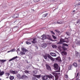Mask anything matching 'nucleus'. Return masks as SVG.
Returning <instances> with one entry per match:
<instances>
[{
  "label": "nucleus",
  "mask_w": 80,
  "mask_h": 80,
  "mask_svg": "<svg viewBox=\"0 0 80 80\" xmlns=\"http://www.w3.org/2000/svg\"><path fill=\"white\" fill-rule=\"evenodd\" d=\"M55 80H57V79H58L59 77L58 76L56 75L55 76Z\"/></svg>",
  "instance_id": "obj_32"
},
{
  "label": "nucleus",
  "mask_w": 80,
  "mask_h": 80,
  "mask_svg": "<svg viewBox=\"0 0 80 80\" xmlns=\"http://www.w3.org/2000/svg\"><path fill=\"white\" fill-rule=\"evenodd\" d=\"M22 51L23 52H27L28 51V50L27 49H26L24 48H23L22 49Z\"/></svg>",
  "instance_id": "obj_17"
},
{
  "label": "nucleus",
  "mask_w": 80,
  "mask_h": 80,
  "mask_svg": "<svg viewBox=\"0 0 80 80\" xmlns=\"http://www.w3.org/2000/svg\"><path fill=\"white\" fill-rule=\"evenodd\" d=\"M64 76L66 79H68V74H64Z\"/></svg>",
  "instance_id": "obj_28"
},
{
  "label": "nucleus",
  "mask_w": 80,
  "mask_h": 80,
  "mask_svg": "<svg viewBox=\"0 0 80 80\" xmlns=\"http://www.w3.org/2000/svg\"><path fill=\"white\" fill-rule=\"evenodd\" d=\"M48 57L52 62H54L55 61V59H54V58H53V57H52V56H50L49 55H48Z\"/></svg>",
  "instance_id": "obj_5"
},
{
  "label": "nucleus",
  "mask_w": 80,
  "mask_h": 80,
  "mask_svg": "<svg viewBox=\"0 0 80 80\" xmlns=\"http://www.w3.org/2000/svg\"><path fill=\"white\" fill-rule=\"evenodd\" d=\"M46 66L47 69L49 71H51V68L48 65H46Z\"/></svg>",
  "instance_id": "obj_9"
},
{
  "label": "nucleus",
  "mask_w": 80,
  "mask_h": 80,
  "mask_svg": "<svg viewBox=\"0 0 80 80\" xmlns=\"http://www.w3.org/2000/svg\"><path fill=\"white\" fill-rule=\"evenodd\" d=\"M30 40H33L31 42L33 44H35L37 42V38H36L31 39H30Z\"/></svg>",
  "instance_id": "obj_3"
},
{
  "label": "nucleus",
  "mask_w": 80,
  "mask_h": 80,
  "mask_svg": "<svg viewBox=\"0 0 80 80\" xmlns=\"http://www.w3.org/2000/svg\"><path fill=\"white\" fill-rule=\"evenodd\" d=\"M54 68L55 70H58V65L57 63H55L54 65Z\"/></svg>",
  "instance_id": "obj_4"
},
{
  "label": "nucleus",
  "mask_w": 80,
  "mask_h": 80,
  "mask_svg": "<svg viewBox=\"0 0 80 80\" xmlns=\"http://www.w3.org/2000/svg\"><path fill=\"white\" fill-rule=\"evenodd\" d=\"M50 55L52 57H56V54L55 53L51 52L50 53Z\"/></svg>",
  "instance_id": "obj_11"
},
{
  "label": "nucleus",
  "mask_w": 80,
  "mask_h": 80,
  "mask_svg": "<svg viewBox=\"0 0 80 80\" xmlns=\"http://www.w3.org/2000/svg\"><path fill=\"white\" fill-rule=\"evenodd\" d=\"M48 79L47 76H44L42 77V80H46Z\"/></svg>",
  "instance_id": "obj_7"
},
{
  "label": "nucleus",
  "mask_w": 80,
  "mask_h": 80,
  "mask_svg": "<svg viewBox=\"0 0 80 80\" xmlns=\"http://www.w3.org/2000/svg\"><path fill=\"white\" fill-rule=\"evenodd\" d=\"M60 68H59V69H58V71H57V72H60Z\"/></svg>",
  "instance_id": "obj_49"
},
{
  "label": "nucleus",
  "mask_w": 80,
  "mask_h": 80,
  "mask_svg": "<svg viewBox=\"0 0 80 80\" xmlns=\"http://www.w3.org/2000/svg\"><path fill=\"white\" fill-rule=\"evenodd\" d=\"M0 80H1V78H0Z\"/></svg>",
  "instance_id": "obj_62"
},
{
  "label": "nucleus",
  "mask_w": 80,
  "mask_h": 80,
  "mask_svg": "<svg viewBox=\"0 0 80 80\" xmlns=\"http://www.w3.org/2000/svg\"><path fill=\"white\" fill-rule=\"evenodd\" d=\"M32 80H38L36 77H33L32 78Z\"/></svg>",
  "instance_id": "obj_33"
},
{
  "label": "nucleus",
  "mask_w": 80,
  "mask_h": 80,
  "mask_svg": "<svg viewBox=\"0 0 80 80\" xmlns=\"http://www.w3.org/2000/svg\"><path fill=\"white\" fill-rule=\"evenodd\" d=\"M39 1H40V0H33V1L35 3H37V2H39Z\"/></svg>",
  "instance_id": "obj_34"
},
{
  "label": "nucleus",
  "mask_w": 80,
  "mask_h": 80,
  "mask_svg": "<svg viewBox=\"0 0 80 80\" xmlns=\"http://www.w3.org/2000/svg\"><path fill=\"white\" fill-rule=\"evenodd\" d=\"M80 23V19L78 20L77 21V23Z\"/></svg>",
  "instance_id": "obj_40"
},
{
  "label": "nucleus",
  "mask_w": 80,
  "mask_h": 80,
  "mask_svg": "<svg viewBox=\"0 0 80 80\" xmlns=\"http://www.w3.org/2000/svg\"><path fill=\"white\" fill-rule=\"evenodd\" d=\"M61 53H62V54H64V55H66L67 54V52H62Z\"/></svg>",
  "instance_id": "obj_29"
},
{
  "label": "nucleus",
  "mask_w": 80,
  "mask_h": 80,
  "mask_svg": "<svg viewBox=\"0 0 80 80\" xmlns=\"http://www.w3.org/2000/svg\"><path fill=\"white\" fill-rule=\"evenodd\" d=\"M77 5H80V2Z\"/></svg>",
  "instance_id": "obj_51"
},
{
  "label": "nucleus",
  "mask_w": 80,
  "mask_h": 80,
  "mask_svg": "<svg viewBox=\"0 0 80 80\" xmlns=\"http://www.w3.org/2000/svg\"><path fill=\"white\" fill-rule=\"evenodd\" d=\"M52 47L53 48H57V45L53 44L52 45Z\"/></svg>",
  "instance_id": "obj_21"
},
{
  "label": "nucleus",
  "mask_w": 80,
  "mask_h": 80,
  "mask_svg": "<svg viewBox=\"0 0 80 80\" xmlns=\"http://www.w3.org/2000/svg\"><path fill=\"white\" fill-rule=\"evenodd\" d=\"M18 51H19V48H18Z\"/></svg>",
  "instance_id": "obj_55"
},
{
  "label": "nucleus",
  "mask_w": 80,
  "mask_h": 80,
  "mask_svg": "<svg viewBox=\"0 0 80 80\" xmlns=\"http://www.w3.org/2000/svg\"><path fill=\"white\" fill-rule=\"evenodd\" d=\"M66 34H67V35L68 36H69V34H70V32H66Z\"/></svg>",
  "instance_id": "obj_44"
},
{
  "label": "nucleus",
  "mask_w": 80,
  "mask_h": 80,
  "mask_svg": "<svg viewBox=\"0 0 80 80\" xmlns=\"http://www.w3.org/2000/svg\"><path fill=\"white\" fill-rule=\"evenodd\" d=\"M52 38H53L54 39H56L57 37H56L54 36V35H52Z\"/></svg>",
  "instance_id": "obj_37"
},
{
  "label": "nucleus",
  "mask_w": 80,
  "mask_h": 80,
  "mask_svg": "<svg viewBox=\"0 0 80 80\" xmlns=\"http://www.w3.org/2000/svg\"><path fill=\"white\" fill-rule=\"evenodd\" d=\"M41 37H42V39L43 40H44L46 39L47 38V39L50 41H52V39L51 38V37L49 35L47 36L46 37L45 35H42Z\"/></svg>",
  "instance_id": "obj_1"
},
{
  "label": "nucleus",
  "mask_w": 80,
  "mask_h": 80,
  "mask_svg": "<svg viewBox=\"0 0 80 80\" xmlns=\"http://www.w3.org/2000/svg\"><path fill=\"white\" fill-rule=\"evenodd\" d=\"M79 75V72H78L77 74V75H76V78H77L78 77V76Z\"/></svg>",
  "instance_id": "obj_45"
},
{
  "label": "nucleus",
  "mask_w": 80,
  "mask_h": 80,
  "mask_svg": "<svg viewBox=\"0 0 80 80\" xmlns=\"http://www.w3.org/2000/svg\"><path fill=\"white\" fill-rule=\"evenodd\" d=\"M17 77L20 79H22V76H21V75L20 74H18L17 75Z\"/></svg>",
  "instance_id": "obj_27"
},
{
  "label": "nucleus",
  "mask_w": 80,
  "mask_h": 80,
  "mask_svg": "<svg viewBox=\"0 0 80 80\" xmlns=\"http://www.w3.org/2000/svg\"><path fill=\"white\" fill-rule=\"evenodd\" d=\"M6 61V60H0V62H1L4 63Z\"/></svg>",
  "instance_id": "obj_26"
},
{
  "label": "nucleus",
  "mask_w": 80,
  "mask_h": 80,
  "mask_svg": "<svg viewBox=\"0 0 80 80\" xmlns=\"http://www.w3.org/2000/svg\"><path fill=\"white\" fill-rule=\"evenodd\" d=\"M10 72L13 74H15L18 73V72L17 71H13L12 70H10Z\"/></svg>",
  "instance_id": "obj_8"
},
{
  "label": "nucleus",
  "mask_w": 80,
  "mask_h": 80,
  "mask_svg": "<svg viewBox=\"0 0 80 80\" xmlns=\"http://www.w3.org/2000/svg\"><path fill=\"white\" fill-rule=\"evenodd\" d=\"M78 62L80 63V60H78Z\"/></svg>",
  "instance_id": "obj_50"
},
{
  "label": "nucleus",
  "mask_w": 80,
  "mask_h": 80,
  "mask_svg": "<svg viewBox=\"0 0 80 80\" xmlns=\"http://www.w3.org/2000/svg\"><path fill=\"white\" fill-rule=\"evenodd\" d=\"M69 42V40H68L67 41H65L64 39H60V41L57 43L58 44H62L63 42Z\"/></svg>",
  "instance_id": "obj_2"
},
{
  "label": "nucleus",
  "mask_w": 80,
  "mask_h": 80,
  "mask_svg": "<svg viewBox=\"0 0 80 80\" xmlns=\"http://www.w3.org/2000/svg\"><path fill=\"white\" fill-rule=\"evenodd\" d=\"M72 65L74 66V67H78V63L76 62H74L73 64Z\"/></svg>",
  "instance_id": "obj_13"
},
{
  "label": "nucleus",
  "mask_w": 80,
  "mask_h": 80,
  "mask_svg": "<svg viewBox=\"0 0 80 80\" xmlns=\"http://www.w3.org/2000/svg\"><path fill=\"white\" fill-rule=\"evenodd\" d=\"M11 52V50L9 51H8V53L9 52Z\"/></svg>",
  "instance_id": "obj_52"
},
{
  "label": "nucleus",
  "mask_w": 80,
  "mask_h": 80,
  "mask_svg": "<svg viewBox=\"0 0 80 80\" xmlns=\"http://www.w3.org/2000/svg\"><path fill=\"white\" fill-rule=\"evenodd\" d=\"M18 58V56H15V57H14V58H12L11 59L9 60V62L11 61L12 60H13L14 59H15Z\"/></svg>",
  "instance_id": "obj_10"
},
{
  "label": "nucleus",
  "mask_w": 80,
  "mask_h": 80,
  "mask_svg": "<svg viewBox=\"0 0 80 80\" xmlns=\"http://www.w3.org/2000/svg\"><path fill=\"white\" fill-rule=\"evenodd\" d=\"M27 77V76H25V75H23V76H21V79H23L24 78H26Z\"/></svg>",
  "instance_id": "obj_19"
},
{
  "label": "nucleus",
  "mask_w": 80,
  "mask_h": 80,
  "mask_svg": "<svg viewBox=\"0 0 80 80\" xmlns=\"http://www.w3.org/2000/svg\"><path fill=\"white\" fill-rule=\"evenodd\" d=\"M72 68V65L70 64L69 65V66L68 67V69L69 70H71Z\"/></svg>",
  "instance_id": "obj_18"
},
{
  "label": "nucleus",
  "mask_w": 80,
  "mask_h": 80,
  "mask_svg": "<svg viewBox=\"0 0 80 80\" xmlns=\"http://www.w3.org/2000/svg\"><path fill=\"white\" fill-rule=\"evenodd\" d=\"M48 13H47L46 14H44L42 15V17H43V18H45V17H46L47 16V15H48Z\"/></svg>",
  "instance_id": "obj_25"
},
{
  "label": "nucleus",
  "mask_w": 80,
  "mask_h": 80,
  "mask_svg": "<svg viewBox=\"0 0 80 80\" xmlns=\"http://www.w3.org/2000/svg\"><path fill=\"white\" fill-rule=\"evenodd\" d=\"M57 23H58V24H62L63 21L61 19H59L57 22Z\"/></svg>",
  "instance_id": "obj_6"
},
{
  "label": "nucleus",
  "mask_w": 80,
  "mask_h": 80,
  "mask_svg": "<svg viewBox=\"0 0 80 80\" xmlns=\"http://www.w3.org/2000/svg\"><path fill=\"white\" fill-rule=\"evenodd\" d=\"M75 75L76 76V73H75Z\"/></svg>",
  "instance_id": "obj_56"
},
{
  "label": "nucleus",
  "mask_w": 80,
  "mask_h": 80,
  "mask_svg": "<svg viewBox=\"0 0 80 80\" xmlns=\"http://www.w3.org/2000/svg\"><path fill=\"white\" fill-rule=\"evenodd\" d=\"M51 32L52 33V34H55V33H54V32H53V31H51Z\"/></svg>",
  "instance_id": "obj_46"
},
{
  "label": "nucleus",
  "mask_w": 80,
  "mask_h": 80,
  "mask_svg": "<svg viewBox=\"0 0 80 80\" xmlns=\"http://www.w3.org/2000/svg\"><path fill=\"white\" fill-rule=\"evenodd\" d=\"M20 54L22 55H23L25 54V53L23 52H21L20 53Z\"/></svg>",
  "instance_id": "obj_38"
},
{
  "label": "nucleus",
  "mask_w": 80,
  "mask_h": 80,
  "mask_svg": "<svg viewBox=\"0 0 80 80\" xmlns=\"http://www.w3.org/2000/svg\"><path fill=\"white\" fill-rule=\"evenodd\" d=\"M41 46L42 48H45L47 46V45L46 43H44L41 45Z\"/></svg>",
  "instance_id": "obj_12"
},
{
  "label": "nucleus",
  "mask_w": 80,
  "mask_h": 80,
  "mask_svg": "<svg viewBox=\"0 0 80 80\" xmlns=\"http://www.w3.org/2000/svg\"><path fill=\"white\" fill-rule=\"evenodd\" d=\"M15 49L14 48V49H12L11 50V52H14L15 51Z\"/></svg>",
  "instance_id": "obj_43"
},
{
  "label": "nucleus",
  "mask_w": 80,
  "mask_h": 80,
  "mask_svg": "<svg viewBox=\"0 0 80 80\" xmlns=\"http://www.w3.org/2000/svg\"><path fill=\"white\" fill-rule=\"evenodd\" d=\"M63 45L64 46H67V44L65 43H63Z\"/></svg>",
  "instance_id": "obj_47"
},
{
  "label": "nucleus",
  "mask_w": 80,
  "mask_h": 80,
  "mask_svg": "<svg viewBox=\"0 0 80 80\" xmlns=\"http://www.w3.org/2000/svg\"><path fill=\"white\" fill-rule=\"evenodd\" d=\"M1 71V70H0V72Z\"/></svg>",
  "instance_id": "obj_61"
},
{
  "label": "nucleus",
  "mask_w": 80,
  "mask_h": 80,
  "mask_svg": "<svg viewBox=\"0 0 80 80\" xmlns=\"http://www.w3.org/2000/svg\"><path fill=\"white\" fill-rule=\"evenodd\" d=\"M18 17V14H15L13 16V18H17Z\"/></svg>",
  "instance_id": "obj_15"
},
{
  "label": "nucleus",
  "mask_w": 80,
  "mask_h": 80,
  "mask_svg": "<svg viewBox=\"0 0 80 80\" xmlns=\"http://www.w3.org/2000/svg\"><path fill=\"white\" fill-rule=\"evenodd\" d=\"M75 56H76V57H78V56H79V54H75Z\"/></svg>",
  "instance_id": "obj_41"
},
{
  "label": "nucleus",
  "mask_w": 80,
  "mask_h": 80,
  "mask_svg": "<svg viewBox=\"0 0 80 80\" xmlns=\"http://www.w3.org/2000/svg\"><path fill=\"white\" fill-rule=\"evenodd\" d=\"M47 78H52L54 77L53 76H49V75L47 76Z\"/></svg>",
  "instance_id": "obj_24"
},
{
  "label": "nucleus",
  "mask_w": 80,
  "mask_h": 80,
  "mask_svg": "<svg viewBox=\"0 0 80 80\" xmlns=\"http://www.w3.org/2000/svg\"><path fill=\"white\" fill-rule=\"evenodd\" d=\"M10 75V74L8 73H5V75L6 76H8V77H6V78H8V76H9V75Z\"/></svg>",
  "instance_id": "obj_23"
},
{
  "label": "nucleus",
  "mask_w": 80,
  "mask_h": 80,
  "mask_svg": "<svg viewBox=\"0 0 80 80\" xmlns=\"http://www.w3.org/2000/svg\"><path fill=\"white\" fill-rule=\"evenodd\" d=\"M4 72L3 71H2V72H0V76H2L4 74Z\"/></svg>",
  "instance_id": "obj_22"
},
{
  "label": "nucleus",
  "mask_w": 80,
  "mask_h": 80,
  "mask_svg": "<svg viewBox=\"0 0 80 80\" xmlns=\"http://www.w3.org/2000/svg\"><path fill=\"white\" fill-rule=\"evenodd\" d=\"M34 77L37 78H40L41 77V75H35Z\"/></svg>",
  "instance_id": "obj_14"
},
{
  "label": "nucleus",
  "mask_w": 80,
  "mask_h": 80,
  "mask_svg": "<svg viewBox=\"0 0 80 80\" xmlns=\"http://www.w3.org/2000/svg\"><path fill=\"white\" fill-rule=\"evenodd\" d=\"M62 50H63V51H65L67 50V48H66L65 47H62Z\"/></svg>",
  "instance_id": "obj_30"
},
{
  "label": "nucleus",
  "mask_w": 80,
  "mask_h": 80,
  "mask_svg": "<svg viewBox=\"0 0 80 80\" xmlns=\"http://www.w3.org/2000/svg\"><path fill=\"white\" fill-rule=\"evenodd\" d=\"M65 80H68V79H65Z\"/></svg>",
  "instance_id": "obj_60"
},
{
  "label": "nucleus",
  "mask_w": 80,
  "mask_h": 80,
  "mask_svg": "<svg viewBox=\"0 0 80 80\" xmlns=\"http://www.w3.org/2000/svg\"><path fill=\"white\" fill-rule=\"evenodd\" d=\"M14 77L13 76H10L9 77V78L10 79V80H13L14 79Z\"/></svg>",
  "instance_id": "obj_20"
},
{
  "label": "nucleus",
  "mask_w": 80,
  "mask_h": 80,
  "mask_svg": "<svg viewBox=\"0 0 80 80\" xmlns=\"http://www.w3.org/2000/svg\"><path fill=\"white\" fill-rule=\"evenodd\" d=\"M52 1H55V0H52Z\"/></svg>",
  "instance_id": "obj_58"
},
{
  "label": "nucleus",
  "mask_w": 80,
  "mask_h": 80,
  "mask_svg": "<svg viewBox=\"0 0 80 80\" xmlns=\"http://www.w3.org/2000/svg\"><path fill=\"white\" fill-rule=\"evenodd\" d=\"M16 27L14 28V29L15 30V29L16 28Z\"/></svg>",
  "instance_id": "obj_54"
},
{
  "label": "nucleus",
  "mask_w": 80,
  "mask_h": 80,
  "mask_svg": "<svg viewBox=\"0 0 80 80\" xmlns=\"http://www.w3.org/2000/svg\"><path fill=\"white\" fill-rule=\"evenodd\" d=\"M26 43L27 45H29V44H31L32 43H31V42H28V41H27L26 42Z\"/></svg>",
  "instance_id": "obj_31"
},
{
  "label": "nucleus",
  "mask_w": 80,
  "mask_h": 80,
  "mask_svg": "<svg viewBox=\"0 0 80 80\" xmlns=\"http://www.w3.org/2000/svg\"><path fill=\"white\" fill-rule=\"evenodd\" d=\"M79 57H80V54L79 55Z\"/></svg>",
  "instance_id": "obj_57"
},
{
  "label": "nucleus",
  "mask_w": 80,
  "mask_h": 80,
  "mask_svg": "<svg viewBox=\"0 0 80 80\" xmlns=\"http://www.w3.org/2000/svg\"><path fill=\"white\" fill-rule=\"evenodd\" d=\"M25 73H29V72L27 70H26L24 72Z\"/></svg>",
  "instance_id": "obj_42"
},
{
  "label": "nucleus",
  "mask_w": 80,
  "mask_h": 80,
  "mask_svg": "<svg viewBox=\"0 0 80 80\" xmlns=\"http://www.w3.org/2000/svg\"><path fill=\"white\" fill-rule=\"evenodd\" d=\"M77 43L78 45H80V40L78 41Z\"/></svg>",
  "instance_id": "obj_39"
},
{
  "label": "nucleus",
  "mask_w": 80,
  "mask_h": 80,
  "mask_svg": "<svg viewBox=\"0 0 80 80\" xmlns=\"http://www.w3.org/2000/svg\"><path fill=\"white\" fill-rule=\"evenodd\" d=\"M61 47H58V48L60 51H61L62 50L61 49Z\"/></svg>",
  "instance_id": "obj_48"
},
{
  "label": "nucleus",
  "mask_w": 80,
  "mask_h": 80,
  "mask_svg": "<svg viewBox=\"0 0 80 80\" xmlns=\"http://www.w3.org/2000/svg\"><path fill=\"white\" fill-rule=\"evenodd\" d=\"M72 12H75V10H73Z\"/></svg>",
  "instance_id": "obj_53"
},
{
  "label": "nucleus",
  "mask_w": 80,
  "mask_h": 80,
  "mask_svg": "<svg viewBox=\"0 0 80 80\" xmlns=\"http://www.w3.org/2000/svg\"><path fill=\"white\" fill-rule=\"evenodd\" d=\"M56 60L58 61V62H61V58L60 57H58V58H56Z\"/></svg>",
  "instance_id": "obj_16"
},
{
  "label": "nucleus",
  "mask_w": 80,
  "mask_h": 80,
  "mask_svg": "<svg viewBox=\"0 0 80 80\" xmlns=\"http://www.w3.org/2000/svg\"><path fill=\"white\" fill-rule=\"evenodd\" d=\"M43 57H44V58L45 59H47V55H44L43 56Z\"/></svg>",
  "instance_id": "obj_36"
},
{
  "label": "nucleus",
  "mask_w": 80,
  "mask_h": 80,
  "mask_svg": "<svg viewBox=\"0 0 80 80\" xmlns=\"http://www.w3.org/2000/svg\"><path fill=\"white\" fill-rule=\"evenodd\" d=\"M16 30H18V28H17V29Z\"/></svg>",
  "instance_id": "obj_59"
},
{
  "label": "nucleus",
  "mask_w": 80,
  "mask_h": 80,
  "mask_svg": "<svg viewBox=\"0 0 80 80\" xmlns=\"http://www.w3.org/2000/svg\"><path fill=\"white\" fill-rule=\"evenodd\" d=\"M47 28H42L41 29V30H46Z\"/></svg>",
  "instance_id": "obj_35"
}]
</instances>
